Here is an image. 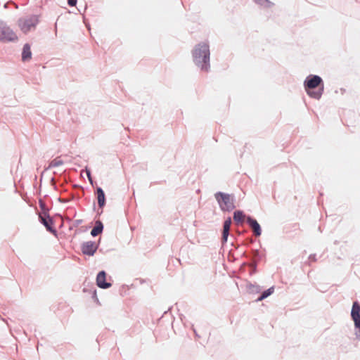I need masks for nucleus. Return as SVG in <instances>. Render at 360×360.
<instances>
[{
	"label": "nucleus",
	"mask_w": 360,
	"mask_h": 360,
	"mask_svg": "<svg viewBox=\"0 0 360 360\" xmlns=\"http://www.w3.org/2000/svg\"><path fill=\"white\" fill-rule=\"evenodd\" d=\"M193 62L201 70L208 71L210 69V46L207 42L197 44L192 51Z\"/></svg>",
	"instance_id": "obj_1"
},
{
	"label": "nucleus",
	"mask_w": 360,
	"mask_h": 360,
	"mask_svg": "<svg viewBox=\"0 0 360 360\" xmlns=\"http://www.w3.org/2000/svg\"><path fill=\"white\" fill-rule=\"evenodd\" d=\"M307 94L311 98L319 99L323 91L322 79L318 75H309L304 81Z\"/></svg>",
	"instance_id": "obj_2"
},
{
	"label": "nucleus",
	"mask_w": 360,
	"mask_h": 360,
	"mask_svg": "<svg viewBox=\"0 0 360 360\" xmlns=\"http://www.w3.org/2000/svg\"><path fill=\"white\" fill-rule=\"evenodd\" d=\"M39 22V16L38 15H30L19 18L17 24L24 34H27L35 30Z\"/></svg>",
	"instance_id": "obj_3"
},
{
	"label": "nucleus",
	"mask_w": 360,
	"mask_h": 360,
	"mask_svg": "<svg viewBox=\"0 0 360 360\" xmlns=\"http://www.w3.org/2000/svg\"><path fill=\"white\" fill-rule=\"evenodd\" d=\"M214 197L221 210L231 211L234 209V199L231 195L222 192H217L214 194Z\"/></svg>",
	"instance_id": "obj_4"
},
{
	"label": "nucleus",
	"mask_w": 360,
	"mask_h": 360,
	"mask_svg": "<svg viewBox=\"0 0 360 360\" xmlns=\"http://www.w3.org/2000/svg\"><path fill=\"white\" fill-rule=\"evenodd\" d=\"M18 39L15 32L3 21H0V41H17Z\"/></svg>",
	"instance_id": "obj_5"
},
{
	"label": "nucleus",
	"mask_w": 360,
	"mask_h": 360,
	"mask_svg": "<svg viewBox=\"0 0 360 360\" xmlns=\"http://www.w3.org/2000/svg\"><path fill=\"white\" fill-rule=\"evenodd\" d=\"M351 317L354 321L356 329V336L360 339V304L358 302H354L351 311Z\"/></svg>",
	"instance_id": "obj_6"
},
{
	"label": "nucleus",
	"mask_w": 360,
	"mask_h": 360,
	"mask_svg": "<svg viewBox=\"0 0 360 360\" xmlns=\"http://www.w3.org/2000/svg\"><path fill=\"white\" fill-rule=\"evenodd\" d=\"M98 248V245L93 241H87L82 244V251L84 255H94Z\"/></svg>",
	"instance_id": "obj_7"
},
{
	"label": "nucleus",
	"mask_w": 360,
	"mask_h": 360,
	"mask_svg": "<svg viewBox=\"0 0 360 360\" xmlns=\"http://www.w3.org/2000/svg\"><path fill=\"white\" fill-rule=\"evenodd\" d=\"M105 272L103 271H100L97 275L96 283L98 286L101 288H108L111 285L110 283L105 282Z\"/></svg>",
	"instance_id": "obj_8"
},
{
	"label": "nucleus",
	"mask_w": 360,
	"mask_h": 360,
	"mask_svg": "<svg viewBox=\"0 0 360 360\" xmlns=\"http://www.w3.org/2000/svg\"><path fill=\"white\" fill-rule=\"evenodd\" d=\"M247 223L252 228V229L256 236H259L261 235L262 230H261L260 225L258 224V222L255 219H252L251 217H247Z\"/></svg>",
	"instance_id": "obj_9"
},
{
	"label": "nucleus",
	"mask_w": 360,
	"mask_h": 360,
	"mask_svg": "<svg viewBox=\"0 0 360 360\" xmlns=\"http://www.w3.org/2000/svg\"><path fill=\"white\" fill-rule=\"evenodd\" d=\"M231 224V218H228L225 220L223 226V233H222V241L225 243L227 241V238L229 234V230Z\"/></svg>",
	"instance_id": "obj_10"
},
{
	"label": "nucleus",
	"mask_w": 360,
	"mask_h": 360,
	"mask_svg": "<svg viewBox=\"0 0 360 360\" xmlns=\"http://www.w3.org/2000/svg\"><path fill=\"white\" fill-rule=\"evenodd\" d=\"M32 58V51L30 45L29 44H25L23 46L22 51V61H28Z\"/></svg>",
	"instance_id": "obj_11"
},
{
	"label": "nucleus",
	"mask_w": 360,
	"mask_h": 360,
	"mask_svg": "<svg viewBox=\"0 0 360 360\" xmlns=\"http://www.w3.org/2000/svg\"><path fill=\"white\" fill-rule=\"evenodd\" d=\"M96 195H97V200H98V204L99 207L102 208L104 207L105 204V193L103 189L100 187H98L96 189Z\"/></svg>",
	"instance_id": "obj_12"
},
{
	"label": "nucleus",
	"mask_w": 360,
	"mask_h": 360,
	"mask_svg": "<svg viewBox=\"0 0 360 360\" xmlns=\"http://www.w3.org/2000/svg\"><path fill=\"white\" fill-rule=\"evenodd\" d=\"M103 229V225L101 221H96L95 226L93 228V229L91 231V235L94 237L98 236V234L101 233Z\"/></svg>",
	"instance_id": "obj_13"
},
{
	"label": "nucleus",
	"mask_w": 360,
	"mask_h": 360,
	"mask_svg": "<svg viewBox=\"0 0 360 360\" xmlns=\"http://www.w3.org/2000/svg\"><path fill=\"white\" fill-rule=\"evenodd\" d=\"M246 288L250 293H257L261 290L259 285L250 283L247 284Z\"/></svg>",
	"instance_id": "obj_14"
},
{
	"label": "nucleus",
	"mask_w": 360,
	"mask_h": 360,
	"mask_svg": "<svg viewBox=\"0 0 360 360\" xmlns=\"http://www.w3.org/2000/svg\"><path fill=\"white\" fill-rule=\"evenodd\" d=\"M274 287L269 288L268 290H266L262 292V294L257 299V302H260V301L264 300L265 298H266L267 297L271 295L274 292Z\"/></svg>",
	"instance_id": "obj_15"
},
{
	"label": "nucleus",
	"mask_w": 360,
	"mask_h": 360,
	"mask_svg": "<svg viewBox=\"0 0 360 360\" xmlns=\"http://www.w3.org/2000/svg\"><path fill=\"white\" fill-rule=\"evenodd\" d=\"M245 214L242 211H236L233 214V219L238 223H242L244 220Z\"/></svg>",
	"instance_id": "obj_16"
},
{
	"label": "nucleus",
	"mask_w": 360,
	"mask_h": 360,
	"mask_svg": "<svg viewBox=\"0 0 360 360\" xmlns=\"http://www.w3.org/2000/svg\"><path fill=\"white\" fill-rule=\"evenodd\" d=\"M41 223L45 226L46 229L51 232H55V230L51 228L49 223H51V219H46V218L40 216Z\"/></svg>",
	"instance_id": "obj_17"
},
{
	"label": "nucleus",
	"mask_w": 360,
	"mask_h": 360,
	"mask_svg": "<svg viewBox=\"0 0 360 360\" xmlns=\"http://www.w3.org/2000/svg\"><path fill=\"white\" fill-rule=\"evenodd\" d=\"M63 165V161L59 158H55L49 163V168L57 167Z\"/></svg>",
	"instance_id": "obj_18"
},
{
	"label": "nucleus",
	"mask_w": 360,
	"mask_h": 360,
	"mask_svg": "<svg viewBox=\"0 0 360 360\" xmlns=\"http://www.w3.org/2000/svg\"><path fill=\"white\" fill-rule=\"evenodd\" d=\"M255 1L264 7H269L271 6V2L269 0H255Z\"/></svg>",
	"instance_id": "obj_19"
},
{
	"label": "nucleus",
	"mask_w": 360,
	"mask_h": 360,
	"mask_svg": "<svg viewBox=\"0 0 360 360\" xmlns=\"http://www.w3.org/2000/svg\"><path fill=\"white\" fill-rule=\"evenodd\" d=\"M68 4L70 6H75L77 4V0H68Z\"/></svg>",
	"instance_id": "obj_20"
},
{
	"label": "nucleus",
	"mask_w": 360,
	"mask_h": 360,
	"mask_svg": "<svg viewBox=\"0 0 360 360\" xmlns=\"http://www.w3.org/2000/svg\"><path fill=\"white\" fill-rule=\"evenodd\" d=\"M86 175H87V176H88V178H89V181H90L91 182H92V181H91V173H90V171H89V169H86Z\"/></svg>",
	"instance_id": "obj_21"
}]
</instances>
